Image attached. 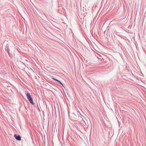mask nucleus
<instances>
[{"label": "nucleus", "mask_w": 146, "mask_h": 146, "mask_svg": "<svg viewBox=\"0 0 146 146\" xmlns=\"http://www.w3.org/2000/svg\"><path fill=\"white\" fill-rule=\"evenodd\" d=\"M26 95L27 97V99H28V100H29V102H30L32 104H34V103L33 102V100L30 94L29 93H27Z\"/></svg>", "instance_id": "1"}, {"label": "nucleus", "mask_w": 146, "mask_h": 146, "mask_svg": "<svg viewBox=\"0 0 146 146\" xmlns=\"http://www.w3.org/2000/svg\"><path fill=\"white\" fill-rule=\"evenodd\" d=\"M14 137L17 140L20 141L21 140V137L19 135H17L15 134L14 135Z\"/></svg>", "instance_id": "2"}, {"label": "nucleus", "mask_w": 146, "mask_h": 146, "mask_svg": "<svg viewBox=\"0 0 146 146\" xmlns=\"http://www.w3.org/2000/svg\"><path fill=\"white\" fill-rule=\"evenodd\" d=\"M52 79H53V80H56V81H58V80H57L56 79H54V78H52Z\"/></svg>", "instance_id": "3"}, {"label": "nucleus", "mask_w": 146, "mask_h": 146, "mask_svg": "<svg viewBox=\"0 0 146 146\" xmlns=\"http://www.w3.org/2000/svg\"><path fill=\"white\" fill-rule=\"evenodd\" d=\"M52 79H53V80H56V81H58V80H57L56 79H54V78H52Z\"/></svg>", "instance_id": "4"}, {"label": "nucleus", "mask_w": 146, "mask_h": 146, "mask_svg": "<svg viewBox=\"0 0 146 146\" xmlns=\"http://www.w3.org/2000/svg\"><path fill=\"white\" fill-rule=\"evenodd\" d=\"M59 82L60 84H61L62 85V83H61V82H60V81H59Z\"/></svg>", "instance_id": "5"}, {"label": "nucleus", "mask_w": 146, "mask_h": 146, "mask_svg": "<svg viewBox=\"0 0 146 146\" xmlns=\"http://www.w3.org/2000/svg\"><path fill=\"white\" fill-rule=\"evenodd\" d=\"M83 121L85 123V125H87V124H86V123H85L84 120H83Z\"/></svg>", "instance_id": "6"}, {"label": "nucleus", "mask_w": 146, "mask_h": 146, "mask_svg": "<svg viewBox=\"0 0 146 146\" xmlns=\"http://www.w3.org/2000/svg\"><path fill=\"white\" fill-rule=\"evenodd\" d=\"M59 81H59L58 80V81H57L58 82H59Z\"/></svg>", "instance_id": "7"}]
</instances>
